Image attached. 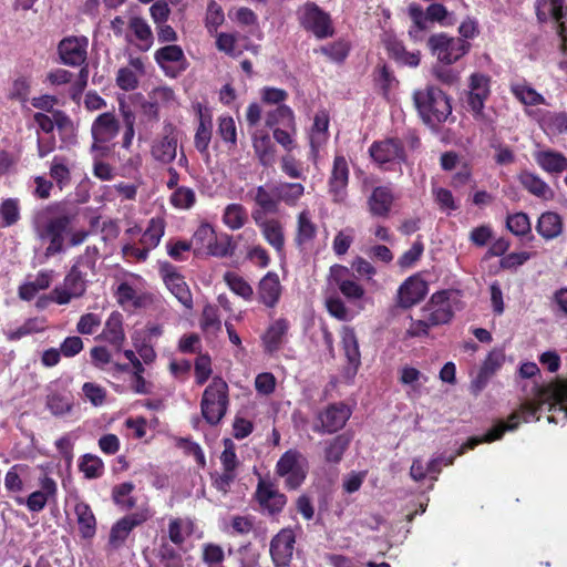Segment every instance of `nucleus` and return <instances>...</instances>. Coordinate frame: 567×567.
<instances>
[{"label": "nucleus", "instance_id": "f257e3e1", "mask_svg": "<svg viewBox=\"0 0 567 567\" xmlns=\"http://www.w3.org/2000/svg\"><path fill=\"white\" fill-rule=\"evenodd\" d=\"M542 409L553 412L547 417L549 423H567V380H556L554 382L536 385L530 395L526 396L517 411H514L507 423L498 422L484 436L471 437L463 444L458 455L472 450L482 442H493L502 439L506 431H514L518 427L520 420L529 422L539 420L536 415Z\"/></svg>", "mask_w": 567, "mask_h": 567}, {"label": "nucleus", "instance_id": "f03ea898", "mask_svg": "<svg viewBox=\"0 0 567 567\" xmlns=\"http://www.w3.org/2000/svg\"><path fill=\"white\" fill-rule=\"evenodd\" d=\"M70 224L71 218L66 215L50 216L49 212L37 215L33 227L38 239L49 244L44 250L47 259L64 251V238Z\"/></svg>", "mask_w": 567, "mask_h": 567}, {"label": "nucleus", "instance_id": "7ed1b4c3", "mask_svg": "<svg viewBox=\"0 0 567 567\" xmlns=\"http://www.w3.org/2000/svg\"><path fill=\"white\" fill-rule=\"evenodd\" d=\"M414 104L425 123L431 126L441 124L452 114V106L447 95L435 86L415 91Z\"/></svg>", "mask_w": 567, "mask_h": 567}, {"label": "nucleus", "instance_id": "20e7f679", "mask_svg": "<svg viewBox=\"0 0 567 567\" xmlns=\"http://www.w3.org/2000/svg\"><path fill=\"white\" fill-rule=\"evenodd\" d=\"M427 48L439 63L453 65L470 53L472 44L466 43L464 39L439 32L430 35Z\"/></svg>", "mask_w": 567, "mask_h": 567}, {"label": "nucleus", "instance_id": "39448f33", "mask_svg": "<svg viewBox=\"0 0 567 567\" xmlns=\"http://www.w3.org/2000/svg\"><path fill=\"white\" fill-rule=\"evenodd\" d=\"M228 404V385L221 378L216 377L203 393L202 414L207 423L216 425L226 414Z\"/></svg>", "mask_w": 567, "mask_h": 567}, {"label": "nucleus", "instance_id": "423d86ee", "mask_svg": "<svg viewBox=\"0 0 567 567\" xmlns=\"http://www.w3.org/2000/svg\"><path fill=\"white\" fill-rule=\"evenodd\" d=\"M463 307L461 293L457 290H443L435 292L423 309L425 318L432 324L440 326L451 321L455 311Z\"/></svg>", "mask_w": 567, "mask_h": 567}, {"label": "nucleus", "instance_id": "0eeeda50", "mask_svg": "<svg viewBox=\"0 0 567 567\" xmlns=\"http://www.w3.org/2000/svg\"><path fill=\"white\" fill-rule=\"evenodd\" d=\"M309 470L306 456L298 450L286 451L276 464V474L282 477L289 489H297L305 482Z\"/></svg>", "mask_w": 567, "mask_h": 567}, {"label": "nucleus", "instance_id": "6e6552de", "mask_svg": "<svg viewBox=\"0 0 567 567\" xmlns=\"http://www.w3.org/2000/svg\"><path fill=\"white\" fill-rule=\"evenodd\" d=\"M468 92L466 96L467 110L480 122L486 120L484 107L491 94V78L481 72H474L468 78Z\"/></svg>", "mask_w": 567, "mask_h": 567}, {"label": "nucleus", "instance_id": "1a4fd4ad", "mask_svg": "<svg viewBox=\"0 0 567 567\" xmlns=\"http://www.w3.org/2000/svg\"><path fill=\"white\" fill-rule=\"evenodd\" d=\"M300 24L312 32L318 39H324L333 34V28L329 13L324 12L315 2H306L297 10Z\"/></svg>", "mask_w": 567, "mask_h": 567}, {"label": "nucleus", "instance_id": "9d476101", "mask_svg": "<svg viewBox=\"0 0 567 567\" xmlns=\"http://www.w3.org/2000/svg\"><path fill=\"white\" fill-rule=\"evenodd\" d=\"M89 277L76 269H70L63 282L50 292V300L58 305H68L73 299L81 298L87 288Z\"/></svg>", "mask_w": 567, "mask_h": 567}, {"label": "nucleus", "instance_id": "9b49d317", "mask_svg": "<svg viewBox=\"0 0 567 567\" xmlns=\"http://www.w3.org/2000/svg\"><path fill=\"white\" fill-rule=\"evenodd\" d=\"M38 483L40 488L32 492L28 497H14L18 505L27 506L32 513L43 511L49 502L55 501L58 495V484L51 476L44 474L39 477Z\"/></svg>", "mask_w": 567, "mask_h": 567}, {"label": "nucleus", "instance_id": "f8f14e48", "mask_svg": "<svg viewBox=\"0 0 567 567\" xmlns=\"http://www.w3.org/2000/svg\"><path fill=\"white\" fill-rule=\"evenodd\" d=\"M251 217L259 228L266 243L271 246L279 256L285 252L286 237L281 221L277 218H267L261 212H252Z\"/></svg>", "mask_w": 567, "mask_h": 567}, {"label": "nucleus", "instance_id": "ddd939ff", "mask_svg": "<svg viewBox=\"0 0 567 567\" xmlns=\"http://www.w3.org/2000/svg\"><path fill=\"white\" fill-rule=\"evenodd\" d=\"M89 39L84 35H70L62 39L58 45V53L63 64L80 66L87 58Z\"/></svg>", "mask_w": 567, "mask_h": 567}, {"label": "nucleus", "instance_id": "4468645a", "mask_svg": "<svg viewBox=\"0 0 567 567\" xmlns=\"http://www.w3.org/2000/svg\"><path fill=\"white\" fill-rule=\"evenodd\" d=\"M118 303L125 309H137L147 301L144 292V282L141 277L132 275L128 279L121 282L116 289Z\"/></svg>", "mask_w": 567, "mask_h": 567}, {"label": "nucleus", "instance_id": "2eb2a0df", "mask_svg": "<svg viewBox=\"0 0 567 567\" xmlns=\"http://www.w3.org/2000/svg\"><path fill=\"white\" fill-rule=\"evenodd\" d=\"M369 154L380 166L401 164L405 159L401 142L394 138L374 142L369 148Z\"/></svg>", "mask_w": 567, "mask_h": 567}, {"label": "nucleus", "instance_id": "dca6fc26", "mask_svg": "<svg viewBox=\"0 0 567 567\" xmlns=\"http://www.w3.org/2000/svg\"><path fill=\"white\" fill-rule=\"evenodd\" d=\"M120 124L115 116L111 113L100 114L92 124L91 133L94 140L92 151L106 150L104 144L111 142L118 133Z\"/></svg>", "mask_w": 567, "mask_h": 567}, {"label": "nucleus", "instance_id": "f3484780", "mask_svg": "<svg viewBox=\"0 0 567 567\" xmlns=\"http://www.w3.org/2000/svg\"><path fill=\"white\" fill-rule=\"evenodd\" d=\"M161 274L165 286L172 295L186 308H193V296L186 284L184 277L172 265H164L161 268Z\"/></svg>", "mask_w": 567, "mask_h": 567}, {"label": "nucleus", "instance_id": "a211bd4d", "mask_svg": "<svg viewBox=\"0 0 567 567\" xmlns=\"http://www.w3.org/2000/svg\"><path fill=\"white\" fill-rule=\"evenodd\" d=\"M296 543L292 529H281L270 543V555L276 567H286L291 561Z\"/></svg>", "mask_w": 567, "mask_h": 567}, {"label": "nucleus", "instance_id": "6ab92c4d", "mask_svg": "<svg viewBox=\"0 0 567 567\" xmlns=\"http://www.w3.org/2000/svg\"><path fill=\"white\" fill-rule=\"evenodd\" d=\"M350 416L351 410L346 404H331L319 414L320 426H316L315 431L319 433H334L346 425Z\"/></svg>", "mask_w": 567, "mask_h": 567}, {"label": "nucleus", "instance_id": "aec40b11", "mask_svg": "<svg viewBox=\"0 0 567 567\" xmlns=\"http://www.w3.org/2000/svg\"><path fill=\"white\" fill-rule=\"evenodd\" d=\"M349 182V166L344 156L337 155L333 161L331 176L329 178V190L333 200L342 203L347 196Z\"/></svg>", "mask_w": 567, "mask_h": 567}, {"label": "nucleus", "instance_id": "412c9836", "mask_svg": "<svg viewBox=\"0 0 567 567\" xmlns=\"http://www.w3.org/2000/svg\"><path fill=\"white\" fill-rule=\"evenodd\" d=\"M427 293V284L419 276L409 277L398 290V305L410 308L419 303Z\"/></svg>", "mask_w": 567, "mask_h": 567}, {"label": "nucleus", "instance_id": "4be33fe9", "mask_svg": "<svg viewBox=\"0 0 567 567\" xmlns=\"http://www.w3.org/2000/svg\"><path fill=\"white\" fill-rule=\"evenodd\" d=\"M330 282L334 284L341 293L350 299L358 300L364 295V289L353 279H351L350 270L341 265H333L330 268Z\"/></svg>", "mask_w": 567, "mask_h": 567}, {"label": "nucleus", "instance_id": "5701e85b", "mask_svg": "<svg viewBox=\"0 0 567 567\" xmlns=\"http://www.w3.org/2000/svg\"><path fill=\"white\" fill-rule=\"evenodd\" d=\"M150 517V512L147 509H143L121 518L113 525L111 529L110 544L113 547H120L127 538L132 529L146 522Z\"/></svg>", "mask_w": 567, "mask_h": 567}, {"label": "nucleus", "instance_id": "b1692460", "mask_svg": "<svg viewBox=\"0 0 567 567\" xmlns=\"http://www.w3.org/2000/svg\"><path fill=\"white\" fill-rule=\"evenodd\" d=\"M329 140V116L324 111H320L315 115L313 124L309 132V143L311 156L317 159L320 150Z\"/></svg>", "mask_w": 567, "mask_h": 567}, {"label": "nucleus", "instance_id": "393cba45", "mask_svg": "<svg viewBox=\"0 0 567 567\" xmlns=\"http://www.w3.org/2000/svg\"><path fill=\"white\" fill-rule=\"evenodd\" d=\"M260 506L269 514L279 513L286 505L287 498L270 484L260 482L256 492Z\"/></svg>", "mask_w": 567, "mask_h": 567}, {"label": "nucleus", "instance_id": "a878e982", "mask_svg": "<svg viewBox=\"0 0 567 567\" xmlns=\"http://www.w3.org/2000/svg\"><path fill=\"white\" fill-rule=\"evenodd\" d=\"M151 154L153 158L159 163L168 164L173 162L177 155V138L173 135L172 128L166 131L164 136L154 141Z\"/></svg>", "mask_w": 567, "mask_h": 567}, {"label": "nucleus", "instance_id": "bb28decb", "mask_svg": "<svg viewBox=\"0 0 567 567\" xmlns=\"http://www.w3.org/2000/svg\"><path fill=\"white\" fill-rule=\"evenodd\" d=\"M536 14L540 22L553 18L560 24V33L564 32V23L567 17L565 0H537Z\"/></svg>", "mask_w": 567, "mask_h": 567}, {"label": "nucleus", "instance_id": "cd10ccee", "mask_svg": "<svg viewBox=\"0 0 567 567\" xmlns=\"http://www.w3.org/2000/svg\"><path fill=\"white\" fill-rule=\"evenodd\" d=\"M54 270H40L33 279L27 280L19 287V297L30 301L40 290L48 289L54 279Z\"/></svg>", "mask_w": 567, "mask_h": 567}, {"label": "nucleus", "instance_id": "c85d7f7f", "mask_svg": "<svg viewBox=\"0 0 567 567\" xmlns=\"http://www.w3.org/2000/svg\"><path fill=\"white\" fill-rule=\"evenodd\" d=\"M538 166L549 174H560L567 169V157L553 150H542L534 153Z\"/></svg>", "mask_w": 567, "mask_h": 567}, {"label": "nucleus", "instance_id": "c756f323", "mask_svg": "<svg viewBox=\"0 0 567 567\" xmlns=\"http://www.w3.org/2000/svg\"><path fill=\"white\" fill-rule=\"evenodd\" d=\"M394 196L390 187H375L368 198L369 210L374 216H386L391 210Z\"/></svg>", "mask_w": 567, "mask_h": 567}, {"label": "nucleus", "instance_id": "7c9ffc66", "mask_svg": "<svg viewBox=\"0 0 567 567\" xmlns=\"http://www.w3.org/2000/svg\"><path fill=\"white\" fill-rule=\"evenodd\" d=\"M29 473L30 466L24 463H17L7 471L4 488L10 495H13V498L24 491V481Z\"/></svg>", "mask_w": 567, "mask_h": 567}, {"label": "nucleus", "instance_id": "2f4dec72", "mask_svg": "<svg viewBox=\"0 0 567 567\" xmlns=\"http://www.w3.org/2000/svg\"><path fill=\"white\" fill-rule=\"evenodd\" d=\"M317 236V225L313 223L309 210H302L297 216V230L295 241L298 247H309Z\"/></svg>", "mask_w": 567, "mask_h": 567}, {"label": "nucleus", "instance_id": "473e14b6", "mask_svg": "<svg viewBox=\"0 0 567 567\" xmlns=\"http://www.w3.org/2000/svg\"><path fill=\"white\" fill-rule=\"evenodd\" d=\"M259 298L267 307H274L281 295V285L276 272L269 271L259 282Z\"/></svg>", "mask_w": 567, "mask_h": 567}, {"label": "nucleus", "instance_id": "72a5a7b5", "mask_svg": "<svg viewBox=\"0 0 567 567\" xmlns=\"http://www.w3.org/2000/svg\"><path fill=\"white\" fill-rule=\"evenodd\" d=\"M250 195L258 206V208L252 212H261L262 216H266V214L277 213L279 202L276 195V186H272L271 188L258 186L250 192Z\"/></svg>", "mask_w": 567, "mask_h": 567}, {"label": "nucleus", "instance_id": "f704fd0d", "mask_svg": "<svg viewBox=\"0 0 567 567\" xmlns=\"http://www.w3.org/2000/svg\"><path fill=\"white\" fill-rule=\"evenodd\" d=\"M288 329L289 323L286 319H277L274 321L262 336L265 350L270 353L279 350Z\"/></svg>", "mask_w": 567, "mask_h": 567}, {"label": "nucleus", "instance_id": "c9c22d12", "mask_svg": "<svg viewBox=\"0 0 567 567\" xmlns=\"http://www.w3.org/2000/svg\"><path fill=\"white\" fill-rule=\"evenodd\" d=\"M74 514L81 536L83 538L93 537L96 530V520L91 507L82 501H76Z\"/></svg>", "mask_w": 567, "mask_h": 567}, {"label": "nucleus", "instance_id": "e433bc0d", "mask_svg": "<svg viewBox=\"0 0 567 567\" xmlns=\"http://www.w3.org/2000/svg\"><path fill=\"white\" fill-rule=\"evenodd\" d=\"M518 179L520 184L524 186V188L527 189L534 196L542 198L544 200H550L554 198L553 189L545 181H543L536 174H533L530 172H523L518 176Z\"/></svg>", "mask_w": 567, "mask_h": 567}, {"label": "nucleus", "instance_id": "4c0bfd02", "mask_svg": "<svg viewBox=\"0 0 567 567\" xmlns=\"http://www.w3.org/2000/svg\"><path fill=\"white\" fill-rule=\"evenodd\" d=\"M537 233L545 239H554L563 231L561 216L555 212L543 213L536 225Z\"/></svg>", "mask_w": 567, "mask_h": 567}, {"label": "nucleus", "instance_id": "58836bf2", "mask_svg": "<svg viewBox=\"0 0 567 567\" xmlns=\"http://www.w3.org/2000/svg\"><path fill=\"white\" fill-rule=\"evenodd\" d=\"M341 339L346 358L352 369V372L355 373L361 363V355L354 330L352 328L344 327L341 332Z\"/></svg>", "mask_w": 567, "mask_h": 567}, {"label": "nucleus", "instance_id": "ea45409f", "mask_svg": "<svg viewBox=\"0 0 567 567\" xmlns=\"http://www.w3.org/2000/svg\"><path fill=\"white\" fill-rule=\"evenodd\" d=\"M252 146L262 165L267 166L274 163L275 146L267 133L255 132L252 135Z\"/></svg>", "mask_w": 567, "mask_h": 567}, {"label": "nucleus", "instance_id": "a19ab883", "mask_svg": "<svg viewBox=\"0 0 567 567\" xmlns=\"http://www.w3.org/2000/svg\"><path fill=\"white\" fill-rule=\"evenodd\" d=\"M442 463H444L445 465H450L453 463V457H450V458L436 457V458H432L427 463H424L420 458H415L411 465L410 475L416 482L422 481L423 478H425V476L427 474L439 473L440 465Z\"/></svg>", "mask_w": 567, "mask_h": 567}, {"label": "nucleus", "instance_id": "79ce46f5", "mask_svg": "<svg viewBox=\"0 0 567 567\" xmlns=\"http://www.w3.org/2000/svg\"><path fill=\"white\" fill-rule=\"evenodd\" d=\"M105 341L115 346L120 350L125 334L122 327V316L118 312H112L105 322L104 330L101 336Z\"/></svg>", "mask_w": 567, "mask_h": 567}, {"label": "nucleus", "instance_id": "37998d69", "mask_svg": "<svg viewBox=\"0 0 567 567\" xmlns=\"http://www.w3.org/2000/svg\"><path fill=\"white\" fill-rule=\"evenodd\" d=\"M165 221L163 218L154 217L148 221L146 229L141 237V245L148 251L156 248L164 236Z\"/></svg>", "mask_w": 567, "mask_h": 567}, {"label": "nucleus", "instance_id": "c03bdc74", "mask_svg": "<svg viewBox=\"0 0 567 567\" xmlns=\"http://www.w3.org/2000/svg\"><path fill=\"white\" fill-rule=\"evenodd\" d=\"M399 380L403 385L410 388L406 393L412 398L420 394V389L425 382H427V377L421 373L417 369L405 365L400 370Z\"/></svg>", "mask_w": 567, "mask_h": 567}, {"label": "nucleus", "instance_id": "a18cd8bd", "mask_svg": "<svg viewBox=\"0 0 567 567\" xmlns=\"http://www.w3.org/2000/svg\"><path fill=\"white\" fill-rule=\"evenodd\" d=\"M100 257V250L96 246H87L82 255H80L73 266L72 269H76L84 274V276H95L96 274V262Z\"/></svg>", "mask_w": 567, "mask_h": 567}, {"label": "nucleus", "instance_id": "49530a36", "mask_svg": "<svg viewBox=\"0 0 567 567\" xmlns=\"http://www.w3.org/2000/svg\"><path fill=\"white\" fill-rule=\"evenodd\" d=\"M248 220L247 209L237 203L229 204L223 213V223L231 230H238L245 226Z\"/></svg>", "mask_w": 567, "mask_h": 567}, {"label": "nucleus", "instance_id": "de8ad7c7", "mask_svg": "<svg viewBox=\"0 0 567 567\" xmlns=\"http://www.w3.org/2000/svg\"><path fill=\"white\" fill-rule=\"evenodd\" d=\"M266 125L268 127L281 125L286 128L295 131L296 124L292 110L285 104L278 105L275 110L267 113Z\"/></svg>", "mask_w": 567, "mask_h": 567}, {"label": "nucleus", "instance_id": "09e8293b", "mask_svg": "<svg viewBox=\"0 0 567 567\" xmlns=\"http://www.w3.org/2000/svg\"><path fill=\"white\" fill-rule=\"evenodd\" d=\"M128 27L138 41V48L147 51L153 44V32L148 23L140 17H133Z\"/></svg>", "mask_w": 567, "mask_h": 567}, {"label": "nucleus", "instance_id": "8fccbe9b", "mask_svg": "<svg viewBox=\"0 0 567 567\" xmlns=\"http://www.w3.org/2000/svg\"><path fill=\"white\" fill-rule=\"evenodd\" d=\"M409 16L413 21V27L409 30V35L414 40H421L422 32L429 29L430 19L427 17V10H423L419 4L409 6Z\"/></svg>", "mask_w": 567, "mask_h": 567}, {"label": "nucleus", "instance_id": "3c124183", "mask_svg": "<svg viewBox=\"0 0 567 567\" xmlns=\"http://www.w3.org/2000/svg\"><path fill=\"white\" fill-rule=\"evenodd\" d=\"M511 92L525 105L545 104V97L525 82L513 83Z\"/></svg>", "mask_w": 567, "mask_h": 567}, {"label": "nucleus", "instance_id": "603ef678", "mask_svg": "<svg viewBox=\"0 0 567 567\" xmlns=\"http://www.w3.org/2000/svg\"><path fill=\"white\" fill-rule=\"evenodd\" d=\"M212 117L203 113L199 114V123L195 133L194 144L198 152L206 153L212 140Z\"/></svg>", "mask_w": 567, "mask_h": 567}, {"label": "nucleus", "instance_id": "864d4df0", "mask_svg": "<svg viewBox=\"0 0 567 567\" xmlns=\"http://www.w3.org/2000/svg\"><path fill=\"white\" fill-rule=\"evenodd\" d=\"M540 125L546 134H567V114L547 112L544 114Z\"/></svg>", "mask_w": 567, "mask_h": 567}, {"label": "nucleus", "instance_id": "5fc2aeb1", "mask_svg": "<svg viewBox=\"0 0 567 567\" xmlns=\"http://www.w3.org/2000/svg\"><path fill=\"white\" fill-rule=\"evenodd\" d=\"M79 468L87 480L101 477L104 473L103 461L93 454H85L80 458Z\"/></svg>", "mask_w": 567, "mask_h": 567}, {"label": "nucleus", "instance_id": "6e6d98bb", "mask_svg": "<svg viewBox=\"0 0 567 567\" xmlns=\"http://www.w3.org/2000/svg\"><path fill=\"white\" fill-rule=\"evenodd\" d=\"M275 186L278 202H285L288 205H295L305 193V187L300 183H280Z\"/></svg>", "mask_w": 567, "mask_h": 567}, {"label": "nucleus", "instance_id": "4d7b16f0", "mask_svg": "<svg viewBox=\"0 0 567 567\" xmlns=\"http://www.w3.org/2000/svg\"><path fill=\"white\" fill-rule=\"evenodd\" d=\"M350 439L347 435H338L327 442L324 458L329 463H339L348 449Z\"/></svg>", "mask_w": 567, "mask_h": 567}, {"label": "nucleus", "instance_id": "13d9d810", "mask_svg": "<svg viewBox=\"0 0 567 567\" xmlns=\"http://www.w3.org/2000/svg\"><path fill=\"white\" fill-rule=\"evenodd\" d=\"M192 532L193 523L190 520L175 518L169 522L168 536L169 539L176 545L183 544L186 537L192 534Z\"/></svg>", "mask_w": 567, "mask_h": 567}, {"label": "nucleus", "instance_id": "bf43d9fd", "mask_svg": "<svg viewBox=\"0 0 567 567\" xmlns=\"http://www.w3.org/2000/svg\"><path fill=\"white\" fill-rule=\"evenodd\" d=\"M169 202L177 209H189L195 205L196 195L192 188L179 186L172 193Z\"/></svg>", "mask_w": 567, "mask_h": 567}, {"label": "nucleus", "instance_id": "052dcab7", "mask_svg": "<svg viewBox=\"0 0 567 567\" xmlns=\"http://www.w3.org/2000/svg\"><path fill=\"white\" fill-rule=\"evenodd\" d=\"M134 488L135 486L131 482L116 485L112 492L114 503L124 509L132 508L135 505V501L132 496Z\"/></svg>", "mask_w": 567, "mask_h": 567}, {"label": "nucleus", "instance_id": "680f3d73", "mask_svg": "<svg viewBox=\"0 0 567 567\" xmlns=\"http://www.w3.org/2000/svg\"><path fill=\"white\" fill-rule=\"evenodd\" d=\"M34 122L38 124L41 131H43L44 133H50L53 131L54 125L63 127L70 123V120L61 112H55L53 114V117H50L44 113H35Z\"/></svg>", "mask_w": 567, "mask_h": 567}, {"label": "nucleus", "instance_id": "e2e57ef3", "mask_svg": "<svg viewBox=\"0 0 567 567\" xmlns=\"http://www.w3.org/2000/svg\"><path fill=\"white\" fill-rule=\"evenodd\" d=\"M47 408L53 415L60 416L71 411L72 402L65 394L51 392L47 396Z\"/></svg>", "mask_w": 567, "mask_h": 567}, {"label": "nucleus", "instance_id": "0e129e2a", "mask_svg": "<svg viewBox=\"0 0 567 567\" xmlns=\"http://www.w3.org/2000/svg\"><path fill=\"white\" fill-rule=\"evenodd\" d=\"M224 280L234 293L240 296L246 300H249L252 297V288L244 278H241L237 274L226 272L224 276Z\"/></svg>", "mask_w": 567, "mask_h": 567}, {"label": "nucleus", "instance_id": "69168bd1", "mask_svg": "<svg viewBox=\"0 0 567 567\" xmlns=\"http://www.w3.org/2000/svg\"><path fill=\"white\" fill-rule=\"evenodd\" d=\"M202 329L207 332L215 334L221 328V321L218 315V309L215 306L207 305L203 309L200 319Z\"/></svg>", "mask_w": 567, "mask_h": 567}, {"label": "nucleus", "instance_id": "338daca9", "mask_svg": "<svg viewBox=\"0 0 567 567\" xmlns=\"http://www.w3.org/2000/svg\"><path fill=\"white\" fill-rule=\"evenodd\" d=\"M215 230L212 225L204 223L202 224L193 235L190 240L192 245L195 246L196 252H203L210 241L215 238Z\"/></svg>", "mask_w": 567, "mask_h": 567}, {"label": "nucleus", "instance_id": "774afa93", "mask_svg": "<svg viewBox=\"0 0 567 567\" xmlns=\"http://www.w3.org/2000/svg\"><path fill=\"white\" fill-rule=\"evenodd\" d=\"M202 560L207 567H216L225 560V551L221 546L214 543H205L202 546Z\"/></svg>", "mask_w": 567, "mask_h": 567}]
</instances>
